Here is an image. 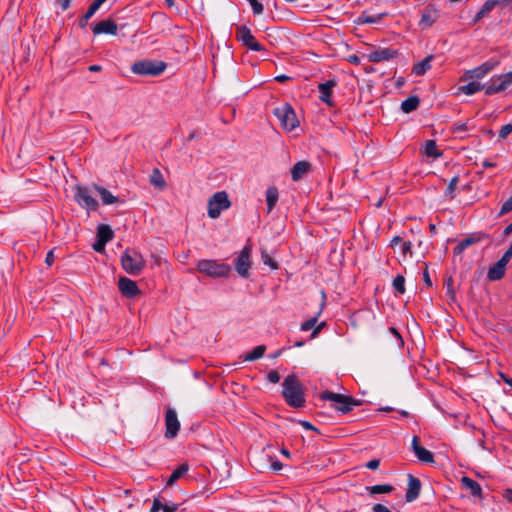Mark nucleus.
<instances>
[{"label":"nucleus","instance_id":"nucleus-1","mask_svg":"<svg viewBox=\"0 0 512 512\" xmlns=\"http://www.w3.org/2000/svg\"><path fill=\"white\" fill-rule=\"evenodd\" d=\"M282 396L290 407L302 408L305 405V388L296 375H288L282 383Z\"/></svg>","mask_w":512,"mask_h":512},{"label":"nucleus","instance_id":"nucleus-2","mask_svg":"<svg viewBox=\"0 0 512 512\" xmlns=\"http://www.w3.org/2000/svg\"><path fill=\"white\" fill-rule=\"evenodd\" d=\"M319 397L321 400L332 402V407L342 414H346L352 411L353 407L362 404L361 400L355 399L352 396L335 393L329 390L321 392Z\"/></svg>","mask_w":512,"mask_h":512},{"label":"nucleus","instance_id":"nucleus-3","mask_svg":"<svg viewBox=\"0 0 512 512\" xmlns=\"http://www.w3.org/2000/svg\"><path fill=\"white\" fill-rule=\"evenodd\" d=\"M167 64L161 60H140L131 66V71L140 76H158L162 74Z\"/></svg>","mask_w":512,"mask_h":512},{"label":"nucleus","instance_id":"nucleus-4","mask_svg":"<svg viewBox=\"0 0 512 512\" xmlns=\"http://www.w3.org/2000/svg\"><path fill=\"white\" fill-rule=\"evenodd\" d=\"M197 270L209 277H227L231 267L225 263H218L215 260H200L197 264Z\"/></svg>","mask_w":512,"mask_h":512},{"label":"nucleus","instance_id":"nucleus-5","mask_svg":"<svg viewBox=\"0 0 512 512\" xmlns=\"http://www.w3.org/2000/svg\"><path fill=\"white\" fill-rule=\"evenodd\" d=\"M74 191V199L81 208L87 211H96L99 208V203L93 197L90 187L78 184L75 186Z\"/></svg>","mask_w":512,"mask_h":512},{"label":"nucleus","instance_id":"nucleus-6","mask_svg":"<svg viewBox=\"0 0 512 512\" xmlns=\"http://www.w3.org/2000/svg\"><path fill=\"white\" fill-rule=\"evenodd\" d=\"M274 115L279 120L282 128L286 131L294 130L299 124L295 111L292 106L287 103L280 107H276L274 109Z\"/></svg>","mask_w":512,"mask_h":512},{"label":"nucleus","instance_id":"nucleus-7","mask_svg":"<svg viewBox=\"0 0 512 512\" xmlns=\"http://www.w3.org/2000/svg\"><path fill=\"white\" fill-rule=\"evenodd\" d=\"M122 268L130 275L136 276L141 273L145 266V261L141 254L125 251L121 256Z\"/></svg>","mask_w":512,"mask_h":512},{"label":"nucleus","instance_id":"nucleus-8","mask_svg":"<svg viewBox=\"0 0 512 512\" xmlns=\"http://www.w3.org/2000/svg\"><path fill=\"white\" fill-rule=\"evenodd\" d=\"M230 206L231 202L228 194L225 191H218L208 201V216L216 219L223 210L228 209Z\"/></svg>","mask_w":512,"mask_h":512},{"label":"nucleus","instance_id":"nucleus-9","mask_svg":"<svg viewBox=\"0 0 512 512\" xmlns=\"http://www.w3.org/2000/svg\"><path fill=\"white\" fill-rule=\"evenodd\" d=\"M251 253L252 247L251 245L247 244L242 248L234 260L235 270L242 278H248L250 275L249 270L251 268Z\"/></svg>","mask_w":512,"mask_h":512},{"label":"nucleus","instance_id":"nucleus-10","mask_svg":"<svg viewBox=\"0 0 512 512\" xmlns=\"http://www.w3.org/2000/svg\"><path fill=\"white\" fill-rule=\"evenodd\" d=\"M512 84V71L494 76L487 84H484V91L486 95H493L497 92L504 91Z\"/></svg>","mask_w":512,"mask_h":512},{"label":"nucleus","instance_id":"nucleus-11","mask_svg":"<svg viewBox=\"0 0 512 512\" xmlns=\"http://www.w3.org/2000/svg\"><path fill=\"white\" fill-rule=\"evenodd\" d=\"M439 16V8L436 4L430 2L421 10V18L418 22V26L421 30H426L437 22Z\"/></svg>","mask_w":512,"mask_h":512},{"label":"nucleus","instance_id":"nucleus-12","mask_svg":"<svg viewBox=\"0 0 512 512\" xmlns=\"http://www.w3.org/2000/svg\"><path fill=\"white\" fill-rule=\"evenodd\" d=\"M236 39L252 51H264V47L259 42L256 41L255 37L252 35L250 28H248L245 25L237 26Z\"/></svg>","mask_w":512,"mask_h":512},{"label":"nucleus","instance_id":"nucleus-13","mask_svg":"<svg viewBox=\"0 0 512 512\" xmlns=\"http://www.w3.org/2000/svg\"><path fill=\"white\" fill-rule=\"evenodd\" d=\"M165 437L167 439H173L177 436L180 429V422L177 417V413L173 408H168L165 414Z\"/></svg>","mask_w":512,"mask_h":512},{"label":"nucleus","instance_id":"nucleus-14","mask_svg":"<svg viewBox=\"0 0 512 512\" xmlns=\"http://www.w3.org/2000/svg\"><path fill=\"white\" fill-rule=\"evenodd\" d=\"M337 86V80L332 78L326 82L318 84L319 99L329 107H334L335 103L332 100L333 88Z\"/></svg>","mask_w":512,"mask_h":512},{"label":"nucleus","instance_id":"nucleus-15","mask_svg":"<svg viewBox=\"0 0 512 512\" xmlns=\"http://www.w3.org/2000/svg\"><path fill=\"white\" fill-rule=\"evenodd\" d=\"M399 51L397 49L391 48H379L377 50L372 51L368 55L369 62L379 63L383 61H389L392 59H396L399 56Z\"/></svg>","mask_w":512,"mask_h":512},{"label":"nucleus","instance_id":"nucleus-16","mask_svg":"<svg viewBox=\"0 0 512 512\" xmlns=\"http://www.w3.org/2000/svg\"><path fill=\"white\" fill-rule=\"evenodd\" d=\"M118 288L126 298H135L141 293L137 283L127 277H120L118 280Z\"/></svg>","mask_w":512,"mask_h":512},{"label":"nucleus","instance_id":"nucleus-17","mask_svg":"<svg viewBox=\"0 0 512 512\" xmlns=\"http://www.w3.org/2000/svg\"><path fill=\"white\" fill-rule=\"evenodd\" d=\"M411 446L415 456L419 461L424 463H434L433 453L421 446L420 438L418 436H413Z\"/></svg>","mask_w":512,"mask_h":512},{"label":"nucleus","instance_id":"nucleus-18","mask_svg":"<svg viewBox=\"0 0 512 512\" xmlns=\"http://www.w3.org/2000/svg\"><path fill=\"white\" fill-rule=\"evenodd\" d=\"M488 238L487 234L478 232V233H472L463 240H461L454 248L453 253L455 255H460L463 253V251L468 248L469 246L481 242L483 239Z\"/></svg>","mask_w":512,"mask_h":512},{"label":"nucleus","instance_id":"nucleus-19","mask_svg":"<svg viewBox=\"0 0 512 512\" xmlns=\"http://www.w3.org/2000/svg\"><path fill=\"white\" fill-rule=\"evenodd\" d=\"M421 487H422L421 481L417 477L413 476L412 474H408V482H407V489H406V493H405V500L407 502L415 501L420 495Z\"/></svg>","mask_w":512,"mask_h":512},{"label":"nucleus","instance_id":"nucleus-20","mask_svg":"<svg viewBox=\"0 0 512 512\" xmlns=\"http://www.w3.org/2000/svg\"><path fill=\"white\" fill-rule=\"evenodd\" d=\"M94 35L109 34L116 35L118 26L113 19L102 20L91 27Z\"/></svg>","mask_w":512,"mask_h":512},{"label":"nucleus","instance_id":"nucleus-21","mask_svg":"<svg viewBox=\"0 0 512 512\" xmlns=\"http://www.w3.org/2000/svg\"><path fill=\"white\" fill-rule=\"evenodd\" d=\"M179 506V504L166 501L162 497H156L153 500L150 512H158L160 510L163 512H176L179 509Z\"/></svg>","mask_w":512,"mask_h":512},{"label":"nucleus","instance_id":"nucleus-22","mask_svg":"<svg viewBox=\"0 0 512 512\" xmlns=\"http://www.w3.org/2000/svg\"><path fill=\"white\" fill-rule=\"evenodd\" d=\"M311 170V164L308 161L302 160L296 162L291 168V178L297 182L302 180L307 173Z\"/></svg>","mask_w":512,"mask_h":512},{"label":"nucleus","instance_id":"nucleus-23","mask_svg":"<svg viewBox=\"0 0 512 512\" xmlns=\"http://www.w3.org/2000/svg\"><path fill=\"white\" fill-rule=\"evenodd\" d=\"M508 263L502 259H499L496 263H494L489 269L487 273V278L489 281H497L504 277L506 265Z\"/></svg>","mask_w":512,"mask_h":512},{"label":"nucleus","instance_id":"nucleus-24","mask_svg":"<svg viewBox=\"0 0 512 512\" xmlns=\"http://www.w3.org/2000/svg\"><path fill=\"white\" fill-rule=\"evenodd\" d=\"M101 197V201L103 205H111L114 203L123 202L119 197L112 195V193L106 188L94 184L92 187Z\"/></svg>","mask_w":512,"mask_h":512},{"label":"nucleus","instance_id":"nucleus-25","mask_svg":"<svg viewBox=\"0 0 512 512\" xmlns=\"http://www.w3.org/2000/svg\"><path fill=\"white\" fill-rule=\"evenodd\" d=\"M498 5H500V0H487L473 17V24L480 22L486 14L491 12Z\"/></svg>","mask_w":512,"mask_h":512},{"label":"nucleus","instance_id":"nucleus-26","mask_svg":"<svg viewBox=\"0 0 512 512\" xmlns=\"http://www.w3.org/2000/svg\"><path fill=\"white\" fill-rule=\"evenodd\" d=\"M388 16L387 12H381L375 16H371L367 14L366 12H363L361 15H359L355 23L357 25H363V24H373V23H379L382 19Z\"/></svg>","mask_w":512,"mask_h":512},{"label":"nucleus","instance_id":"nucleus-27","mask_svg":"<svg viewBox=\"0 0 512 512\" xmlns=\"http://www.w3.org/2000/svg\"><path fill=\"white\" fill-rule=\"evenodd\" d=\"M461 483H462V485L465 488L470 490L471 494L474 497H478L480 499L483 498V496H482V488H481L480 484L477 481L471 479L468 476H464L461 479Z\"/></svg>","mask_w":512,"mask_h":512},{"label":"nucleus","instance_id":"nucleus-28","mask_svg":"<svg viewBox=\"0 0 512 512\" xmlns=\"http://www.w3.org/2000/svg\"><path fill=\"white\" fill-rule=\"evenodd\" d=\"M321 295H322V301H321L320 309H319L318 313L314 317L308 319L307 321H305V322H303L301 324L300 328H301L302 331H309L311 329L314 330V327H315V325L317 323L318 317L321 315V313H322V311L324 309L325 303H326V294H325V292L321 291Z\"/></svg>","mask_w":512,"mask_h":512},{"label":"nucleus","instance_id":"nucleus-29","mask_svg":"<svg viewBox=\"0 0 512 512\" xmlns=\"http://www.w3.org/2000/svg\"><path fill=\"white\" fill-rule=\"evenodd\" d=\"M279 199V191L276 186H269L266 190L267 212L270 213L276 206Z\"/></svg>","mask_w":512,"mask_h":512},{"label":"nucleus","instance_id":"nucleus-30","mask_svg":"<svg viewBox=\"0 0 512 512\" xmlns=\"http://www.w3.org/2000/svg\"><path fill=\"white\" fill-rule=\"evenodd\" d=\"M434 59L433 55H428L422 61L413 65L412 73L417 76L424 75L428 70L431 69V62Z\"/></svg>","mask_w":512,"mask_h":512},{"label":"nucleus","instance_id":"nucleus-31","mask_svg":"<svg viewBox=\"0 0 512 512\" xmlns=\"http://www.w3.org/2000/svg\"><path fill=\"white\" fill-rule=\"evenodd\" d=\"M494 68V64L491 62H485L479 67L473 69L472 71H469L470 78H476L481 79L483 78L487 73H489Z\"/></svg>","mask_w":512,"mask_h":512},{"label":"nucleus","instance_id":"nucleus-32","mask_svg":"<svg viewBox=\"0 0 512 512\" xmlns=\"http://www.w3.org/2000/svg\"><path fill=\"white\" fill-rule=\"evenodd\" d=\"M420 104V99L418 96L412 95L406 98L401 103V109L404 113H411L415 111Z\"/></svg>","mask_w":512,"mask_h":512},{"label":"nucleus","instance_id":"nucleus-33","mask_svg":"<svg viewBox=\"0 0 512 512\" xmlns=\"http://www.w3.org/2000/svg\"><path fill=\"white\" fill-rule=\"evenodd\" d=\"M149 182L154 187L163 190L166 187V182L161 171L158 168H154L150 174Z\"/></svg>","mask_w":512,"mask_h":512},{"label":"nucleus","instance_id":"nucleus-34","mask_svg":"<svg viewBox=\"0 0 512 512\" xmlns=\"http://www.w3.org/2000/svg\"><path fill=\"white\" fill-rule=\"evenodd\" d=\"M365 489L369 495L373 496L376 494H389L394 490V487L391 484H377L366 486Z\"/></svg>","mask_w":512,"mask_h":512},{"label":"nucleus","instance_id":"nucleus-35","mask_svg":"<svg viewBox=\"0 0 512 512\" xmlns=\"http://www.w3.org/2000/svg\"><path fill=\"white\" fill-rule=\"evenodd\" d=\"M114 237V232L109 225L100 224L97 228V238L107 243Z\"/></svg>","mask_w":512,"mask_h":512},{"label":"nucleus","instance_id":"nucleus-36","mask_svg":"<svg viewBox=\"0 0 512 512\" xmlns=\"http://www.w3.org/2000/svg\"><path fill=\"white\" fill-rule=\"evenodd\" d=\"M189 470V466L187 463L179 465L174 471L171 473L170 477L167 480L166 485L171 486L174 482H176L179 478H181L187 471Z\"/></svg>","mask_w":512,"mask_h":512},{"label":"nucleus","instance_id":"nucleus-37","mask_svg":"<svg viewBox=\"0 0 512 512\" xmlns=\"http://www.w3.org/2000/svg\"><path fill=\"white\" fill-rule=\"evenodd\" d=\"M424 154L427 157L432 158H439L442 156V152L438 150L435 140H426L424 145Z\"/></svg>","mask_w":512,"mask_h":512},{"label":"nucleus","instance_id":"nucleus-38","mask_svg":"<svg viewBox=\"0 0 512 512\" xmlns=\"http://www.w3.org/2000/svg\"><path fill=\"white\" fill-rule=\"evenodd\" d=\"M480 90H484V86L475 81L458 87V91L466 95H473Z\"/></svg>","mask_w":512,"mask_h":512},{"label":"nucleus","instance_id":"nucleus-39","mask_svg":"<svg viewBox=\"0 0 512 512\" xmlns=\"http://www.w3.org/2000/svg\"><path fill=\"white\" fill-rule=\"evenodd\" d=\"M98 9L99 8H97L93 4H90L85 14L82 15L78 20L79 27L82 29L85 28L88 24L89 19L96 13Z\"/></svg>","mask_w":512,"mask_h":512},{"label":"nucleus","instance_id":"nucleus-40","mask_svg":"<svg viewBox=\"0 0 512 512\" xmlns=\"http://www.w3.org/2000/svg\"><path fill=\"white\" fill-rule=\"evenodd\" d=\"M266 351L265 345L256 346L250 353L245 356V361H255L260 359Z\"/></svg>","mask_w":512,"mask_h":512},{"label":"nucleus","instance_id":"nucleus-41","mask_svg":"<svg viewBox=\"0 0 512 512\" xmlns=\"http://www.w3.org/2000/svg\"><path fill=\"white\" fill-rule=\"evenodd\" d=\"M444 285L446 287V295L449 297L450 301L454 302L456 300V292H455V289H454V280H453V278L451 276L446 278L445 282H444Z\"/></svg>","mask_w":512,"mask_h":512},{"label":"nucleus","instance_id":"nucleus-42","mask_svg":"<svg viewBox=\"0 0 512 512\" xmlns=\"http://www.w3.org/2000/svg\"><path fill=\"white\" fill-rule=\"evenodd\" d=\"M392 286L396 293L404 294L406 291L405 278L402 275H397L393 280Z\"/></svg>","mask_w":512,"mask_h":512},{"label":"nucleus","instance_id":"nucleus-43","mask_svg":"<svg viewBox=\"0 0 512 512\" xmlns=\"http://www.w3.org/2000/svg\"><path fill=\"white\" fill-rule=\"evenodd\" d=\"M458 181H459V177L458 176H454L450 180V182H449V184H448V186H447V188L445 190V196L446 197H449L450 199H454L455 198V190L457 188Z\"/></svg>","mask_w":512,"mask_h":512},{"label":"nucleus","instance_id":"nucleus-44","mask_svg":"<svg viewBox=\"0 0 512 512\" xmlns=\"http://www.w3.org/2000/svg\"><path fill=\"white\" fill-rule=\"evenodd\" d=\"M269 463H270V468L273 470V471H280L282 468H283V464L275 457L273 456H270V455H266Z\"/></svg>","mask_w":512,"mask_h":512},{"label":"nucleus","instance_id":"nucleus-45","mask_svg":"<svg viewBox=\"0 0 512 512\" xmlns=\"http://www.w3.org/2000/svg\"><path fill=\"white\" fill-rule=\"evenodd\" d=\"M262 260L265 265H268L271 269H278V263L273 260L266 252H262Z\"/></svg>","mask_w":512,"mask_h":512},{"label":"nucleus","instance_id":"nucleus-46","mask_svg":"<svg viewBox=\"0 0 512 512\" xmlns=\"http://www.w3.org/2000/svg\"><path fill=\"white\" fill-rule=\"evenodd\" d=\"M512 211V195L502 204L499 216H503Z\"/></svg>","mask_w":512,"mask_h":512},{"label":"nucleus","instance_id":"nucleus-47","mask_svg":"<svg viewBox=\"0 0 512 512\" xmlns=\"http://www.w3.org/2000/svg\"><path fill=\"white\" fill-rule=\"evenodd\" d=\"M247 1L250 3L254 15H260L263 12L264 8L260 2H258L257 0H247Z\"/></svg>","mask_w":512,"mask_h":512},{"label":"nucleus","instance_id":"nucleus-48","mask_svg":"<svg viewBox=\"0 0 512 512\" xmlns=\"http://www.w3.org/2000/svg\"><path fill=\"white\" fill-rule=\"evenodd\" d=\"M510 133H512V124L509 123L501 127L499 137L505 139Z\"/></svg>","mask_w":512,"mask_h":512},{"label":"nucleus","instance_id":"nucleus-49","mask_svg":"<svg viewBox=\"0 0 512 512\" xmlns=\"http://www.w3.org/2000/svg\"><path fill=\"white\" fill-rule=\"evenodd\" d=\"M267 379L269 382L273 383V384H276L280 381V375L279 373L276 371V370H271L268 374H267Z\"/></svg>","mask_w":512,"mask_h":512},{"label":"nucleus","instance_id":"nucleus-50","mask_svg":"<svg viewBox=\"0 0 512 512\" xmlns=\"http://www.w3.org/2000/svg\"><path fill=\"white\" fill-rule=\"evenodd\" d=\"M298 423L306 430L316 431L317 433H320V431L309 421L299 420Z\"/></svg>","mask_w":512,"mask_h":512},{"label":"nucleus","instance_id":"nucleus-51","mask_svg":"<svg viewBox=\"0 0 512 512\" xmlns=\"http://www.w3.org/2000/svg\"><path fill=\"white\" fill-rule=\"evenodd\" d=\"M106 241H101L100 239H96V242L93 244V249L96 252H103L105 250Z\"/></svg>","mask_w":512,"mask_h":512},{"label":"nucleus","instance_id":"nucleus-52","mask_svg":"<svg viewBox=\"0 0 512 512\" xmlns=\"http://www.w3.org/2000/svg\"><path fill=\"white\" fill-rule=\"evenodd\" d=\"M372 512H392L387 506L377 503L372 507Z\"/></svg>","mask_w":512,"mask_h":512},{"label":"nucleus","instance_id":"nucleus-53","mask_svg":"<svg viewBox=\"0 0 512 512\" xmlns=\"http://www.w3.org/2000/svg\"><path fill=\"white\" fill-rule=\"evenodd\" d=\"M380 465L379 459H372L366 463V467L370 470H376Z\"/></svg>","mask_w":512,"mask_h":512},{"label":"nucleus","instance_id":"nucleus-54","mask_svg":"<svg viewBox=\"0 0 512 512\" xmlns=\"http://www.w3.org/2000/svg\"><path fill=\"white\" fill-rule=\"evenodd\" d=\"M55 261V256H54V252L53 250H50L47 254H46V258H45V263L47 264V266H52V264L54 263Z\"/></svg>","mask_w":512,"mask_h":512},{"label":"nucleus","instance_id":"nucleus-55","mask_svg":"<svg viewBox=\"0 0 512 512\" xmlns=\"http://www.w3.org/2000/svg\"><path fill=\"white\" fill-rule=\"evenodd\" d=\"M411 248H412V244H411L410 241L403 242V244H402V253L404 255H406L408 253L412 254Z\"/></svg>","mask_w":512,"mask_h":512},{"label":"nucleus","instance_id":"nucleus-56","mask_svg":"<svg viewBox=\"0 0 512 512\" xmlns=\"http://www.w3.org/2000/svg\"><path fill=\"white\" fill-rule=\"evenodd\" d=\"M55 2L62 8L63 11L70 7L71 0H55Z\"/></svg>","mask_w":512,"mask_h":512},{"label":"nucleus","instance_id":"nucleus-57","mask_svg":"<svg viewBox=\"0 0 512 512\" xmlns=\"http://www.w3.org/2000/svg\"><path fill=\"white\" fill-rule=\"evenodd\" d=\"M423 281L425 282V284L429 287L432 286V281H431V278H430V275H429V272H428V268H426L423 272Z\"/></svg>","mask_w":512,"mask_h":512},{"label":"nucleus","instance_id":"nucleus-58","mask_svg":"<svg viewBox=\"0 0 512 512\" xmlns=\"http://www.w3.org/2000/svg\"><path fill=\"white\" fill-rule=\"evenodd\" d=\"M467 129H468V127H467L466 123H458V124H455V126H454L455 132H464V131H467Z\"/></svg>","mask_w":512,"mask_h":512},{"label":"nucleus","instance_id":"nucleus-59","mask_svg":"<svg viewBox=\"0 0 512 512\" xmlns=\"http://www.w3.org/2000/svg\"><path fill=\"white\" fill-rule=\"evenodd\" d=\"M389 332L393 334L401 343H403L402 336L395 327H389Z\"/></svg>","mask_w":512,"mask_h":512},{"label":"nucleus","instance_id":"nucleus-60","mask_svg":"<svg viewBox=\"0 0 512 512\" xmlns=\"http://www.w3.org/2000/svg\"><path fill=\"white\" fill-rule=\"evenodd\" d=\"M326 325L325 322H321L320 324H318L317 326L314 327V330L312 332V337H315L320 331L321 329Z\"/></svg>","mask_w":512,"mask_h":512},{"label":"nucleus","instance_id":"nucleus-61","mask_svg":"<svg viewBox=\"0 0 512 512\" xmlns=\"http://www.w3.org/2000/svg\"><path fill=\"white\" fill-rule=\"evenodd\" d=\"M503 497L510 503H512V489L508 488L504 491Z\"/></svg>","mask_w":512,"mask_h":512},{"label":"nucleus","instance_id":"nucleus-62","mask_svg":"<svg viewBox=\"0 0 512 512\" xmlns=\"http://www.w3.org/2000/svg\"><path fill=\"white\" fill-rule=\"evenodd\" d=\"M289 79H290V77L285 75V74H281V75H278V76L275 77V80L277 82H279V83H284V82H286Z\"/></svg>","mask_w":512,"mask_h":512},{"label":"nucleus","instance_id":"nucleus-63","mask_svg":"<svg viewBox=\"0 0 512 512\" xmlns=\"http://www.w3.org/2000/svg\"><path fill=\"white\" fill-rule=\"evenodd\" d=\"M500 377L501 379L506 383L508 384L509 386H512V378L505 375L504 373H500Z\"/></svg>","mask_w":512,"mask_h":512},{"label":"nucleus","instance_id":"nucleus-64","mask_svg":"<svg viewBox=\"0 0 512 512\" xmlns=\"http://www.w3.org/2000/svg\"><path fill=\"white\" fill-rule=\"evenodd\" d=\"M90 72H100L102 70V66L98 64H93L88 67Z\"/></svg>","mask_w":512,"mask_h":512}]
</instances>
